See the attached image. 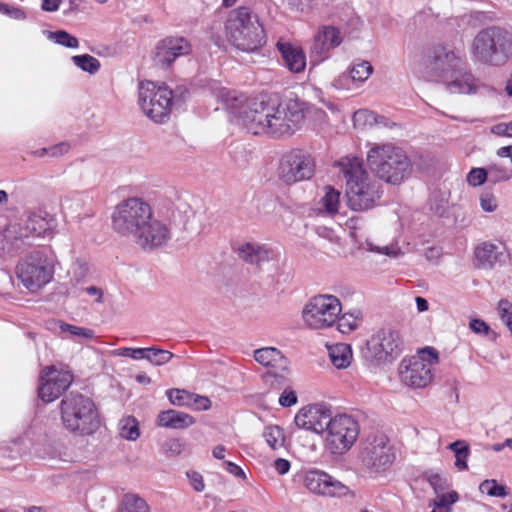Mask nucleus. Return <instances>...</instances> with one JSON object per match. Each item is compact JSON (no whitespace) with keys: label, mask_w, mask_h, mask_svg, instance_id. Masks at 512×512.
I'll list each match as a JSON object with an SVG mask.
<instances>
[{"label":"nucleus","mask_w":512,"mask_h":512,"mask_svg":"<svg viewBox=\"0 0 512 512\" xmlns=\"http://www.w3.org/2000/svg\"><path fill=\"white\" fill-rule=\"evenodd\" d=\"M304 118L305 103L294 99L282 103L272 99L255 101L240 112V120L248 132L273 137L291 135Z\"/></svg>","instance_id":"f257e3e1"},{"label":"nucleus","mask_w":512,"mask_h":512,"mask_svg":"<svg viewBox=\"0 0 512 512\" xmlns=\"http://www.w3.org/2000/svg\"><path fill=\"white\" fill-rule=\"evenodd\" d=\"M335 165L345 180L347 204L352 210L366 211L378 204L382 185L369 175L360 158L345 156Z\"/></svg>","instance_id":"f03ea898"},{"label":"nucleus","mask_w":512,"mask_h":512,"mask_svg":"<svg viewBox=\"0 0 512 512\" xmlns=\"http://www.w3.org/2000/svg\"><path fill=\"white\" fill-rule=\"evenodd\" d=\"M58 409L61 426L70 434L90 436L100 427L96 405L86 395L70 392L61 399Z\"/></svg>","instance_id":"7ed1b4c3"},{"label":"nucleus","mask_w":512,"mask_h":512,"mask_svg":"<svg viewBox=\"0 0 512 512\" xmlns=\"http://www.w3.org/2000/svg\"><path fill=\"white\" fill-rule=\"evenodd\" d=\"M367 164L376 177L392 185L401 184L412 172V162L405 151L391 143L370 148Z\"/></svg>","instance_id":"20e7f679"},{"label":"nucleus","mask_w":512,"mask_h":512,"mask_svg":"<svg viewBox=\"0 0 512 512\" xmlns=\"http://www.w3.org/2000/svg\"><path fill=\"white\" fill-rule=\"evenodd\" d=\"M470 54L476 63L504 66L512 58V34L498 26L484 28L473 38Z\"/></svg>","instance_id":"39448f33"},{"label":"nucleus","mask_w":512,"mask_h":512,"mask_svg":"<svg viewBox=\"0 0 512 512\" xmlns=\"http://www.w3.org/2000/svg\"><path fill=\"white\" fill-rule=\"evenodd\" d=\"M225 28L229 40L241 51H256L266 42L263 26L249 7L241 6L232 10Z\"/></svg>","instance_id":"423d86ee"},{"label":"nucleus","mask_w":512,"mask_h":512,"mask_svg":"<svg viewBox=\"0 0 512 512\" xmlns=\"http://www.w3.org/2000/svg\"><path fill=\"white\" fill-rule=\"evenodd\" d=\"M150 204L139 197H130L121 201L112 214L113 229L123 235L133 238L142 226L152 217Z\"/></svg>","instance_id":"0eeeda50"},{"label":"nucleus","mask_w":512,"mask_h":512,"mask_svg":"<svg viewBox=\"0 0 512 512\" xmlns=\"http://www.w3.org/2000/svg\"><path fill=\"white\" fill-rule=\"evenodd\" d=\"M403 348L404 343L400 332L391 327H384L366 341L362 356L371 365H381L396 360Z\"/></svg>","instance_id":"6e6552de"},{"label":"nucleus","mask_w":512,"mask_h":512,"mask_svg":"<svg viewBox=\"0 0 512 512\" xmlns=\"http://www.w3.org/2000/svg\"><path fill=\"white\" fill-rule=\"evenodd\" d=\"M173 100V91L166 85H157L152 81L140 82L138 103L143 113L155 123L168 120Z\"/></svg>","instance_id":"1a4fd4ad"},{"label":"nucleus","mask_w":512,"mask_h":512,"mask_svg":"<svg viewBox=\"0 0 512 512\" xmlns=\"http://www.w3.org/2000/svg\"><path fill=\"white\" fill-rule=\"evenodd\" d=\"M359 431V424L352 416L338 414L329 422L325 432V448L333 455H343L352 448Z\"/></svg>","instance_id":"9d476101"},{"label":"nucleus","mask_w":512,"mask_h":512,"mask_svg":"<svg viewBox=\"0 0 512 512\" xmlns=\"http://www.w3.org/2000/svg\"><path fill=\"white\" fill-rule=\"evenodd\" d=\"M466 63V58L459 52L443 45H436L426 52L423 65L430 77L442 83Z\"/></svg>","instance_id":"9b49d317"},{"label":"nucleus","mask_w":512,"mask_h":512,"mask_svg":"<svg viewBox=\"0 0 512 512\" xmlns=\"http://www.w3.org/2000/svg\"><path fill=\"white\" fill-rule=\"evenodd\" d=\"M341 312V303L333 295H318L311 298L304 306L302 316L311 329L331 327Z\"/></svg>","instance_id":"f8f14e48"},{"label":"nucleus","mask_w":512,"mask_h":512,"mask_svg":"<svg viewBox=\"0 0 512 512\" xmlns=\"http://www.w3.org/2000/svg\"><path fill=\"white\" fill-rule=\"evenodd\" d=\"M53 272L49 259L40 251L31 253L16 266L17 277L31 291L38 290L49 283Z\"/></svg>","instance_id":"ddd939ff"},{"label":"nucleus","mask_w":512,"mask_h":512,"mask_svg":"<svg viewBox=\"0 0 512 512\" xmlns=\"http://www.w3.org/2000/svg\"><path fill=\"white\" fill-rule=\"evenodd\" d=\"M314 172V158L302 149H293L285 153L279 162L278 176L289 185L310 179Z\"/></svg>","instance_id":"4468645a"},{"label":"nucleus","mask_w":512,"mask_h":512,"mask_svg":"<svg viewBox=\"0 0 512 512\" xmlns=\"http://www.w3.org/2000/svg\"><path fill=\"white\" fill-rule=\"evenodd\" d=\"M438 363L437 352L430 347L422 351V356L412 358L408 362L403 361L400 366L401 381L413 388H423L427 386L432 378L433 365Z\"/></svg>","instance_id":"2eb2a0df"},{"label":"nucleus","mask_w":512,"mask_h":512,"mask_svg":"<svg viewBox=\"0 0 512 512\" xmlns=\"http://www.w3.org/2000/svg\"><path fill=\"white\" fill-rule=\"evenodd\" d=\"M363 464L372 473H380L387 470L395 460V454L389 445V440L384 435H376L367 438L362 451Z\"/></svg>","instance_id":"dca6fc26"},{"label":"nucleus","mask_w":512,"mask_h":512,"mask_svg":"<svg viewBox=\"0 0 512 512\" xmlns=\"http://www.w3.org/2000/svg\"><path fill=\"white\" fill-rule=\"evenodd\" d=\"M73 382L70 371L56 369L54 366L45 367L40 374L38 395L44 402H52L66 391Z\"/></svg>","instance_id":"f3484780"},{"label":"nucleus","mask_w":512,"mask_h":512,"mask_svg":"<svg viewBox=\"0 0 512 512\" xmlns=\"http://www.w3.org/2000/svg\"><path fill=\"white\" fill-rule=\"evenodd\" d=\"M304 486L313 494L323 497H345L350 488L323 470L313 469L306 472Z\"/></svg>","instance_id":"a211bd4d"},{"label":"nucleus","mask_w":512,"mask_h":512,"mask_svg":"<svg viewBox=\"0 0 512 512\" xmlns=\"http://www.w3.org/2000/svg\"><path fill=\"white\" fill-rule=\"evenodd\" d=\"M343 41L339 28L332 25H322L313 37L311 45V62L321 63L329 58L330 51L340 46Z\"/></svg>","instance_id":"6ab92c4d"},{"label":"nucleus","mask_w":512,"mask_h":512,"mask_svg":"<svg viewBox=\"0 0 512 512\" xmlns=\"http://www.w3.org/2000/svg\"><path fill=\"white\" fill-rule=\"evenodd\" d=\"M332 419V412L328 407L316 404L300 409L294 421L299 428L322 434L326 432Z\"/></svg>","instance_id":"aec40b11"},{"label":"nucleus","mask_w":512,"mask_h":512,"mask_svg":"<svg viewBox=\"0 0 512 512\" xmlns=\"http://www.w3.org/2000/svg\"><path fill=\"white\" fill-rule=\"evenodd\" d=\"M171 238L170 228L153 216L145 223L134 237L143 249L153 250L165 245Z\"/></svg>","instance_id":"412c9836"},{"label":"nucleus","mask_w":512,"mask_h":512,"mask_svg":"<svg viewBox=\"0 0 512 512\" xmlns=\"http://www.w3.org/2000/svg\"><path fill=\"white\" fill-rule=\"evenodd\" d=\"M191 50L192 46L186 38L166 37L158 42L154 61L162 68H168L178 57L188 55Z\"/></svg>","instance_id":"4be33fe9"},{"label":"nucleus","mask_w":512,"mask_h":512,"mask_svg":"<svg viewBox=\"0 0 512 512\" xmlns=\"http://www.w3.org/2000/svg\"><path fill=\"white\" fill-rule=\"evenodd\" d=\"M508 257L505 247L488 241L479 244L474 250L476 267L485 270H491L497 264H505Z\"/></svg>","instance_id":"5701e85b"},{"label":"nucleus","mask_w":512,"mask_h":512,"mask_svg":"<svg viewBox=\"0 0 512 512\" xmlns=\"http://www.w3.org/2000/svg\"><path fill=\"white\" fill-rule=\"evenodd\" d=\"M255 360L268 368V374L276 379H285L288 370V359L280 350L274 347H265L257 349L254 352Z\"/></svg>","instance_id":"b1692460"},{"label":"nucleus","mask_w":512,"mask_h":512,"mask_svg":"<svg viewBox=\"0 0 512 512\" xmlns=\"http://www.w3.org/2000/svg\"><path fill=\"white\" fill-rule=\"evenodd\" d=\"M442 84L452 94H473L477 92L480 81L468 67V63H466L459 68V71L445 79Z\"/></svg>","instance_id":"393cba45"},{"label":"nucleus","mask_w":512,"mask_h":512,"mask_svg":"<svg viewBox=\"0 0 512 512\" xmlns=\"http://www.w3.org/2000/svg\"><path fill=\"white\" fill-rule=\"evenodd\" d=\"M286 67L292 73L303 72L306 67V55L301 48L294 47L289 43H278Z\"/></svg>","instance_id":"a878e982"},{"label":"nucleus","mask_w":512,"mask_h":512,"mask_svg":"<svg viewBox=\"0 0 512 512\" xmlns=\"http://www.w3.org/2000/svg\"><path fill=\"white\" fill-rule=\"evenodd\" d=\"M240 259L255 265H261L270 260L271 251L262 244L247 242L240 245L237 249Z\"/></svg>","instance_id":"bb28decb"},{"label":"nucleus","mask_w":512,"mask_h":512,"mask_svg":"<svg viewBox=\"0 0 512 512\" xmlns=\"http://www.w3.org/2000/svg\"><path fill=\"white\" fill-rule=\"evenodd\" d=\"M194 423L195 420L191 415L173 409L162 411L157 416L158 426L169 429H185Z\"/></svg>","instance_id":"cd10ccee"},{"label":"nucleus","mask_w":512,"mask_h":512,"mask_svg":"<svg viewBox=\"0 0 512 512\" xmlns=\"http://www.w3.org/2000/svg\"><path fill=\"white\" fill-rule=\"evenodd\" d=\"M6 238L11 242L16 250H19L22 246L30 245L31 240L37 238V236L32 232L31 226L26 220L22 224L12 226L7 231Z\"/></svg>","instance_id":"c85d7f7f"},{"label":"nucleus","mask_w":512,"mask_h":512,"mask_svg":"<svg viewBox=\"0 0 512 512\" xmlns=\"http://www.w3.org/2000/svg\"><path fill=\"white\" fill-rule=\"evenodd\" d=\"M332 365L337 369H346L353 359L352 348L346 343H336L327 346Z\"/></svg>","instance_id":"c756f323"},{"label":"nucleus","mask_w":512,"mask_h":512,"mask_svg":"<svg viewBox=\"0 0 512 512\" xmlns=\"http://www.w3.org/2000/svg\"><path fill=\"white\" fill-rule=\"evenodd\" d=\"M27 222L37 237H45L52 230L54 220L47 213H31Z\"/></svg>","instance_id":"7c9ffc66"},{"label":"nucleus","mask_w":512,"mask_h":512,"mask_svg":"<svg viewBox=\"0 0 512 512\" xmlns=\"http://www.w3.org/2000/svg\"><path fill=\"white\" fill-rule=\"evenodd\" d=\"M448 449H450L455 454V466L458 470H467L468 464L467 459L470 455L469 445L464 440H457L448 445Z\"/></svg>","instance_id":"2f4dec72"},{"label":"nucleus","mask_w":512,"mask_h":512,"mask_svg":"<svg viewBox=\"0 0 512 512\" xmlns=\"http://www.w3.org/2000/svg\"><path fill=\"white\" fill-rule=\"evenodd\" d=\"M118 512H150V507L142 497L136 494H127L124 496Z\"/></svg>","instance_id":"473e14b6"},{"label":"nucleus","mask_w":512,"mask_h":512,"mask_svg":"<svg viewBox=\"0 0 512 512\" xmlns=\"http://www.w3.org/2000/svg\"><path fill=\"white\" fill-rule=\"evenodd\" d=\"M119 433L121 437L126 440H137L140 436L139 423L137 419L133 416L122 418L119 422Z\"/></svg>","instance_id":"72a5a7b5"},{"label":"nucleus","mask_w":512,"mask_h":512,"mask_svg":"<svg viewBox=\"0 0 512 512\" xmlns=\"http://www.w3.org/2000/svg\"><path fill=\"white\" fill-rule=\"evenodd\" d=\"M488 182L497 184L512 178V168H507L501 163H491L487 166Z\"/></svg>","instance_id":"f704fd0d"},{"label":"nucleus","mask_w":512,"mask_h":512,"mask_svg":"<svg viewBox=\"0 0 512 512\" xmlns=\"http://www.w3.org/2000/svg\"><path fill=\"white\" fill-rule=\"evenodd\" d=\"M173 358V353L168 350L157 347L144 348V359L155 366H161L168 363Z\"/></svg>","instance_id":"c9c22d12"},{"label":"nucleus","mask_w":512,"mask_h":512,"mask_svg":"<svg viewBox=\"0 0 512 512\" xmlns=\"http://www.w3.org/2000/svg\"><path fill=\"white\" fill-rule=\"evenodd\" d=\"M373 72V67L369 61L361 60L352 65L347 72L354 82H365Z\"/></svg>","instance_id":"e433bc0d"},{"label":"nucleus","mask_w":512,"mask_h":512,"mask_svg":"<svg viewBox=\"0 0 512 512\" xmlns=\"http://www.w3.org/2000/svg\"><path fill=\"white\" fill-rule=\"evenodd\" d=\"M71 60L75 66L89 74L97 73L101 67L99 60L89 54L75 55Z\"/></svg>","instance_id":"4c0bfd02"},{"label":"nucleus","mask_w":512,"mask_h":512,"mask_svg":"<svg viewBox=\"0 0 512 512\" xmlns=\"http://www.w3.org/2000/svg\"><path fill=\"white\" fill-rule=\"evenodd\" d=\"M263 437L273 450L284 445L285 437L283 430L277 425L267 426L263 432Z\"/></svg>","instance_id":"58836bf2"},{"label":"nucleus","mask_w":512,"mask_h":512,"mask_svg":"<svg viewBox=\"0 0 512 512\" xmlns=\"http://www.w3.org/2000/svg\"><path fill=\"white\" fill-rule=\"evenodd\" d=\"M325 189L326 192L321 199V204L325 212H327L330 215H334L338 212V207L340 203V192L330 186L326 187Z\"/></svg>","instance_id":"ea45409f"},{"label":"nucleus","mask_w":512,"mask_h":512,"mask_svg":"<svg viewBox=\"0 0 512 512\" xmlns=\"http://www.w3.org/2000/svg\"><path fill=\"white\" fill-rule=\"evenodd\" d=\"M48 38L56 44L66 48L76 49L79 47L78 39L66 32L65 30H57L55 32H48Z\"/></svg>","instance_id":"a19ab883"},{"label":"nucleus","mask_w":512,"mask_h":512,"mask_svg":"<svg viewBox=\"0 0 512 512\" xmlns=\"http://www.w3.org/2000/svg\"><path fill=\"white\" fill-rule=\"evenodd\" d=\"M479 491L482 494H487L490 497L504 498L507 496V489L505 486L500 485L494 479H486L479 485Z\"/></svg>","instance_id":"79ce46f5"},{"label":"nucleus","mask_w":512,"mask_h":512,"mask_svg":"<svg viewBox=\"0 0 512 512\" xmlns=\"http://www.w3.org/2000/svg\"><path fill=\"white\" fill-rule=\"evenodd\" d=\"M337 328L341 333L347 334L355 330L358 327V314L345 313L341 317L338 316Z\"/></svg>","instance_id":"37998d69"},{"label":"nucleus","mask_w":512,"mask_h":512,"mask_svg":"<svg viewBox=\"0 0 512 512\" xmlns=\"http://www.w3.org/2000/svg\"><path fill=\"white\" fill-rule=\"evenodd\" d=\"M166 395L170 403L177 406L188 405L194 397V394L176 388L167 390Z\"/></svg>","instance_id":"c03bdc74"},{"label":"nucleus","mask_w":512,"mask_h":512,"mask_svg":"<svg viewBox=\"0 0 512 512\" xmlns=\"http://www.w3.org/2000/svg\"><path fill=\"white\" fill-rule=\"evenodd\" d=\"M59 328L61 332H68L75 338L92 339L94 337V331L89 328L78 327L65 322H59Z\"/></svg>","instance_id":"a18cd8bd"},{"label":"nucleus","mask_w":512,"mask_h":512,"mask_svg":"<svg viewBox=\"0 0 512 512\" xmlns=\"http://www.w3.org/2000/svg\"><path fill=\"white\" fill-rule=\"evenodd\" d=\"M425 478L435 493L444 492L449 487L447 478L439 473L428 471L425 473Z\"/></svg>","instance_id":"49530a36"},{"label":"nucleus","mask_w":512,"mask_h":512,"mask_svg":"<svg viewBox=\"0 0 512 512\" xmlns=\"http://www.w3.org/2000/svg\"><path fill=\"white\" fill-rule=\"evenodd\" d=\"M365 244L368 251L383 254L391 258H397L401 254L400 249L396 245L378 246L369 240H367Z\"/></svg>","instance_id":"de8ad7c7"},{"label":"nucleus","mask_w":512,"mask_h":512,"mask_svg":"<svg viewBox=\"0 0 512 512\" xmlns=\"http://www.w3.org/2000/svg\"><path fill=\"white\" fill-rule=\"evenodd\" d=\"M436 498L433 500V505H437L438 508L444 509L446 512H450V507L458 500V494L455 491L449 493L439 492L436 493Z\"/></svg>","instance_id":"09e8293b"},{"label":"nucleus","mask_w":512,"mask_h":512,"mask_svg":"<svg viewBox=\"0 0 512 512\" xmlns=\"http://www.w3.org/2000/svg\"><path fill=\"white\" fill-rule=\"evenodd\" d=\"M488 181V172L486 168H472L467 174V182L473 187L480 186Z\"/></svg>","instance_id":"8fccbe9b"},{"label":"nucleus","mask_w":512,"mask_h":512,"mask_svg":"<svg viewBox=\"0 0 512 512\" xmlns=\"http://www.w3.org/2000/svg\"><path fill=\"white\" fill-rule=\"evenodd\" d=\"M0 13L3 15H6L12 19H15V20L26 19V13L23 9L3 3V2L0 7Z\"/></svg>","instance_id":"3c124183"},{"label":"nucleus","mask_w":512,"mask_h":512,"mask_svg":"<svg viewBox=\"0 0 512 512\" xmlns=\"http://www.w3.org/2000/svg\"><path fill=\"white\" fill-rule=\"evenodd\" d=\"M115 356L130 357L135 360L144 359V348L121 347L113 351Z\"/></svg>","instance_id":"603ef678"},{"label":"nucleus","mask_w":512,"mask_h":512,"mask_svg":"<svg viewBox=\"0 0 512 512\" xmlns=\"http://www.w3.org/2000/svg\"><path fill=\"white\" fill-rule=\"evenodd\" d=\"M480 206L485 212H494L497 209V199L490 192H483L480 196Z\"/></svg>","instance_id":"864d4df0"},{"label":"nucleus","mask_w":512,"mask_h":512,"mask_svg":"<svg viewBox=\"0 0 512 512\" xmlns=\"http://www.w3.org/2000/svg\"><path fill=\"white\" fill-rule=\"evenodd\" d=\"M353 121L355 124H372L373 122L376 121V116L372 111H369L367 109H360L354 113Z\"/></svg>","instance_id":"5fc2aeb1"},{"label":"nucleus","mask_w":512,"mask_h":512,"mask_svg":"<svg viewBox=\"0 0 512 512\" xmlns=\"http://www.w3.org/2000/svg\"><path fill=\"white\" fill-rule=\"evenodd\" d=\"M186 475L189 479L190 485L196 492H202L205 489L203 476L199 472L188 471Z\"/></svg>","instance_id":"6e6d98bb"},{"label":"nucleus","mask_w":512,"mask_h":512,"mask_svg":"<svg viewBox=\"0 0 512 512\" xmlns=\"http://www.w3.org/2000/svg\"><path fill=\"white\" fill-rule=\"evenodd\" d=\"M298 401V398H297V395L296 393L291 390V389H284V391L282 392V394L280 395L279 397V404L282 406V407H291L293 405H295Z\"/></svg>","instance_id":"4d7b16f0"},{"label":"nucleus","mask_w":512,"mask_h":512,"mask_svg":"<svg viewBox=\"0 0 512 512\" xmlns=\"http://www.w3.org/2000/svg\"><path fill=\"white\" fill-rule=\"evenodd\" d=\"M469 328L475 333L479 335H488L490 332L489 325L482 319H472L469 323Z\"/></svg>","instance_id":"13d9d810"},{"label":"nucleus","mask_w":512,"mask_h":512,"mask_svg":"<svg viewBox=\"0 0 512 512\" xmlns=\"http://www.w3.org/2000/svg\"><path fill=\"white\" fill-rule=\"evenodd\" d=\"M353 83L354 81L351 80L349 74L344 72L333 80L332 86L336 89H350Z\"/></svg>","instance_id":"bf43d9fd"},{"label":"nucleus","mask_w":512,"mask_h":512,"mask_svg":"<svg viewBox=\"0 0 512 512\" xmlns=\"http://www.w3.org/2000/svg\"><path fill=\"white\" fill-rule=\"evenodd\" d=\"M70 149V145L67 142H61L49 147L51 157H59L66 154Z\"/></svg>","instance_id":"052dcab7"},{"label":"nucleus","mask_w":512,"mask_h":512,"mask_svg":"<svg viewBox=\"0 0 512 512\" xmlns=\"http://www.w3.org/2000/svg\"><path fill=\"white\" fill-rule=\"evenodd\" d=\"M312 1L313 0H282V2L287 4L291 9L301 12L308 8Z\"/></svg>","instance_id":"680f3d73"},{"label":"nucleus","mask_w":512,"mask_h":512,"mask_svg":"<svg viewBox=\"0 0 512 512\" xmlns=\"http://www.w3.org/2000/svg\"><path fill=\"white\" fill-rule=\"evenodd\" d=\"M224 469L229 472L230 474L239 477V478H245V473L242 470L240 466L237 464L231 462V461H224L223 462Z\"/></svg>","instance_id":"e2e57ef3"},{"label":"nucleus","mask_w":512,"mask_h":512,"mask_svg":"<svg viewBox=\"0 0 512 512\" xmlns=\"http://www.w3.org/2000/svg\"><path fill=\"white\" fill-rule=\"evenodd\" d=\"M198 410H208L211 408V401L208 397L195 395L192 398Z\"/></svg>","instance_id":"0e129e2a"},{"label":"nucleus","mask_w":512,"mask_h":512,"mask_svg":"<svg viewBox=\"0 0 512 512\" xmlns=\"http://www.w3.org/2000/svg\"><path fill=\"white\" fill-rule=\"evenodd\" d=\"M62 0H43L41 9L46 12H55L59 9Z\"/></svg>","instance_id":"69168bd1"},{"label":"nucleus","mask_w":512,"mask_h":512,"mask_svg":"<svg viewBox=\"0 0 512 512\" xmlns=\"http://www.w3.org/2000/svg\"><path fill=\"white\" fill-rule=\"evenodd\" d=\"M275 469L279 474L284 475L290 469V462L286 459L279 458L275 461Z\"/></svg>","instance_id":"338daca9"},{"label":"nucleus","mask_w":512,"mask_h":512,"mask_svg":"<svg viewBox=\"0 0 512 512\" xmlns=\"http://www.w3.org/2000/svg\"><path fill=\"white\" fill-rule=\"evenodd\" d=\"M496 129L498 134L512 137V121L506 124H500L496 126Z\"/></svg>","instance_id":"774afa93"}]
</instances>
